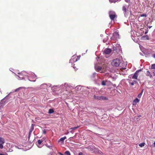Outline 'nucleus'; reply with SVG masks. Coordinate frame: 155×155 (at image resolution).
<instances>
[{"label":"nucleus","instance_id":"nucleus-26","mask_svg":"<svg viewBox=\"0 0 155 155\" xmlns=\"http://www.w3.org/2000/svg\"><path fill=\"white\" fill-rule=\"evenodd\" d=\"M101 84L102 85L105 86L106 85V82L103 81L102 82Z\"/></svg>","mask_w":155,"mask_h":155},{"label":"nucleus","instance_id":"nucleus-4","mask_svg":"<svg viewBox=\"0 0 155 155\" xmlns=\"http://www.w3.org/2000/svg\"><path fill=\"white\" fill-rule=\"evenodd\" d=\"M129 6V5L126 6L124 5L122 8V10L123 11L124 16H126L128 14V12L127 9V8H128Z\"/></svg>","mask_w":155,"mask_h":155},{"label":"nucleus","instance_id":"nucleus-7","mask_svg":"<svg viewBox=\"0 0 155 155\" xmlns=\"http://www.w3.org/2000/svg\"><path fill=\"white\" fill-rule=\"evenodd\" d=\"M76 56L74 55L71 58L70 60L69 63H72L73 62H76L79 59V58H78V57H77V58Z\"/></svg>","mask_w":155,"mask_h":155},{"label":"nucleus","instance_id":"nucleus-33","mask_svg":"<svg viewBox=\"0 0 155 155\" xmlns=\"http://www.w3.org/2000/svg\"><path fill=\"white\" fill-rule=\"evenodd\" d=\"M31 133H29V134H28V140H29V139H30V136H31Z\"/></svg>","mask_w":155,"mask_h":155},{"label":"nucleus","instance_id":"nucleus-10","mask_svg":"<svg viewBox=\"0 0 155 155\" xmlns=\"http://www.w3.org/2000/svg\"><path fill=\"white\" fill-rule=\"evenodd\" d=\"M111 50L109 48L106 49L104 51V52L106 54H109L111 52Z\"/></svg>","mask_w":155,"mask_h":155},{"label":"nucleus","instance_id":"nucleus-11","mask_svg":"<svg viewBox=\"0 0 155 155\" xmlns=\"http://www.w3.org/2000/svg\"><path fill=\"white\" fill-rule=\"evenodd\" d=\"M43 141V140L42 139L41 140H38V144L37 146L38 147H41L40 146V145L41 144L42 142Z\"/></svg>","mask_w":155,"mask_h":155},{"label":"nucleus","instance_id":"nucleus-24","mask_svg":"<svg viewBox=\"0 0 155 155\" xmlns=\"http://www.w3.org/2000/svg\"><path fill=\"white\" fill-rule=\"evenodd\" d=\"M65 155H71L69 151H66L65 152Z\"/></svg>","mask_w":155,"mask_h":155},{"label":"nucleus","instance_id":"nucleus-23","mask_svg":"<svg viewBox=\"0 0 155 155\" xmlns=\"http://www.w3.org/2000/svg\"><path fill=\"white\" fill-rule=\"evenodd\" d=\"M150 69H155V64L151 65Z\"/></svg>","mask_w":155,"mask_h":155},{"label":"nucleus","instance_id":"nucleus-2","mask_svg":"<svg viewBox=\"0 0 155 155\" xmlns=\"http://www.w3.org/2000/svg\"><path fill=\"white\" fill-rule=\"evenodd\" d=\"M120 63V60L118 58H116L113 60L112 62L111 63L112 65L115 67L119 66Z\"/></svg>","mask_w":155,"mask_h":155},{"label":"nucleus","instance_id":"nucleus-48","mask_svg":"<svg viewBox=\"0 0 155 155\" xmlns=\"http://www.w3.org/2000/svg\"><path fill=\"white\" fill-rule=\"evenodd\" d=\"M73 68H74L75 70H76V69H77L76 68V67H73Z\"/></svg>","mask_w":155,"mask_h":155},{"label":"nucleus","instance_id":"nucleus-45","mask_svg":"<svg viewBox=\"0 0 155 155\" xmlns=\"http://www.w3.org/2000/svg\"><path fill=\"white\" fill-rule=\"evenodd\" d=\"M67 85H68V84H64V86H65V87H66V86H67Z\"/></svg>","mask_w":155,"mask_h":155},{"label":"nucleus","instance_id":"nucleus-50","mask_svg":"<svg viewBox=\"0 0 155 155\" xmlns=\"http://www.w3.org/2000/svg\"><path fill=\"white\" fill-rule=\"evenodd\" d=\"M68 133H69V132H68L67 133H66L65 134H68Z\"/></svg>","mask_w":155,"mask_h":155},{"label":"nucleus","instance_id":"nucleus-38","mask_svg":"<svg viewBox=\"0 0 155 155\" xmlns=\"http://www.w3.org/2000/svg\"><path fill=\"white\" fill-rule=\"evenodd\" d=\"M93 148V147H92V148H91V147L89 146V147H88L87 148L88 149H92Z\"/></svg>","mask_w":155,"mask_h":155},{"label":"nucleus","instance_id":"nucleus-22","mask_svg":"<svg viewBox=\"0 0 155 155\" xmlns=\"http://www.w3.org/2000/svg\"><path fill=\"white\" fill-rule=\"evenodd\" d=\"M145 144L144 143H143L139 144V145L140 147H142L144 146Z\"/></svg>","mask_w":155,"mask_h":155},{"label":"nucleus","instance_id":"nucleus-36","mask_svg":"<svg viewBox=\"0 0 155 155\" xmlns=\"http://www.w3.org/2000/svg\"><path fill=\"white\" fill-rule=\"evenodd\" d=\"M78 155H83V153L82 152H80L79 153Z\"/></svg>","mask_w":155,"mask_h":155},{"label":"nucleus","instance_id":"nucleus-8","mask_svg":"<svg viewBox=\"0 0 155 155\" xmlns=\"http://www.w3.org/2000/svg\"><path fill=\"white\" fill-rule=\"evenodd\" d=\"M141 70H137L136 71V72L135 73L134 75L132 77V78L133 79H136L137 80V78L138 75V73L140 71H141Z\"/></svg>","mask_w":155,"mask_h":155},{"label":"nucleus","instance_id":"nucleus-6","mask_svg":"<svg viewBox=\"0 0 155 155\" xmlns=\"http://www.w3.org/2000/svg\"><path fill=\"white\" fill-rule=\"evenodd\" d=\"M109 17L111 20H113L114 19L116 16V15L114 11H110L109 12Z\"/></svg>","mask_w":155,"mask_h":155},{"label":"nucleus","instance_id":"nucleus-51","mask_svg":"<svg viewBox=\"0 0 155 155\" xmlns=\"http://www.w3.org/2000/svg\"><path fill=\"white\" fill-rule=\"evenodd\" d=\"M141 117V115H139V116H138L137 117Z\"/></svg>","mask_w":155,"mask_h":155},{"label":"nucleus","instance_id":"nucleus-35","mask_svg":"<svg viewBox=\"0 0 155 155\" xmlns=\"http://www.w3.org/2000/svg\"><path fill=\"white\" fill-rule=\"evenodd\" d=\"M0 155H8L7 153H5V154L0 153Z\"/></svg>","mask_w":155,"mask_h":155},{"label":"nucleus","instance_id":"nucleus-29","mask_svg":"<svg viewBox=\"0 0 155 155\" xmlns=\"http://www.w3.org/2000/svg\"><path fill=\"white\" fill-rule=\"evenodd\" d=\"M46 146L48 147L50 149H51L52 148V146L51 145L50 146L46 145Z\"/></svg>","mask_w":155,"mask_h":155},{"label":"nucleus","instance_id":"nucleus-34","mask_svg":"<svg viewBox=\"0 0 155 155\" xmlns=\"http://www.w3.org/2000/svg\"><path fill=\"white\" fill-rule=\"evenodd\" d=\"M96 74V73L95 72L93 74V77H94L95 76V75Z\"/></svg>","mask_w":155,"mask_h":155},{"label":"nucleus","instance_id":"nucleus-32","mask_svg":"<svg viewBox=\"0 0 155 155\" xmlns=\"http://www.w3.org/2000/svg\"><path fill=\"white\" fill-rule=\"evenodd\" d=\"M141 17H146V15L145 14H143L141 15Z\"/></svg>","mask_w":155,"mask_h":155},{"label":"nucleus","instance_id":"nucleus-41","mask_svg":"<svg viewBox=\"0 0 155 155\" xmlns=\"http://www.w3.org/2000/svg\"><path fill=\"white\" fill-rule=\"evenodd\" d=\"M46 132V131H45V130H44L43 131V133L44 134H45Z\"/></svg>","mask_w":155,"mask_h":155},{"label":"nucleus","instance_id":"nucleus-5","mask_svg":"<svg viewBox=\"0 0 155 155\" xmlns=\"http://www.w3.org/2000/svg\"><path fill=\"white\" fill-rule=\"evenodd\" d=\"M119 38V34L118 32H115L113 33L112 37L111 39L112 40H116Z\"/></svg>","mask_w":155,"mask_h":155},{"label":"nucleus","instance_id":"nucleus-37","mask_svg":"<svg viewBox=\"0 0 155 155\" xmlns=\"http://www.w3.org/2000/svg\"><path fill=\"white\" fill-rule=\"evenodd\" d=\"M125 2H127L129 3V0H125Z\"/></svg>","mask_w":155,"mask_h":155},{"label":"nucleus","instance_id":"nucleus-15","mask_svg":"<svg viewBox=\"0 0 155 155\" xmlns=\"http://www.w3.org/2000/svg\"><path fill=\"white\" fill-rule=\"evenodd\" d=\"M34 125L32 124L31 127L30 129L29 130V133H31L32 131L34 130Z\"/></svg>","mask_w":155,"mask_h":155},{"label":"nucleus","instance_id":"nucleus-20","mask_svg":"<svg viewBox=\"0 0 155 155\" xmlns=\"http://www.w3.org/2000/svg\"><path fill=\"white\" fill-rule=\"evenodd\" d=\"M54 112V111L53 109H49L48 111V113L49 114H52Z\"/></svg>","mask_w":155,"mask_h":155},{"label":"nucleus","instance_id":"nucleus-16","mask_svg":"<svg viewBox=\"0 0 155 155\" xmlns=\"http://www.w3.org/2000/svg\"><path fill=\"white\" fill-rule=\"evenodd\" d=\"M66 138V136H65L61 138L59 140H58V142H60V141H62V142H63Z\"/></svg>","mask_w":155,"mask_h":155},{"label":"nucleus","instance_id":"nucleus-19","mask_svg":"<svg viewBox=\"0 0 155 155\" xmlns=\"http://www.w3.org/2000/svg\"><path fill=\"white\" fill-rule=\"evenodd\" d=\"M75 89V90H80L81 89V87L80 85L76 87Z\"/></svg>","mask_w":155,"mask_h":155},{"label":"nucleus","instance_id":"nucleus-28","mask_svg":"<svg viewBox=\"0 0 155 155\" xmlns=\"http://www.w3.org/2000/svg\"><path fill=\"white\" fill-rule=\"evenodd\" d=\"M142 93H140V94H139L138 96H137V97L139 98H140L141 97V96H142Z\"/></svg>","mask_w":155,"mask_h":155},{"label":"nucleus","instance_id":"nucleus-17","mask_svg":"<svg viewBox=\"0 0 155 155\" xmlns=\"http://www.w3.org/2000/svg\"><path fill=\"white\" fill-rule=\"evenodd\" d=\"M0 143L1 144H3L5 143L4 139L1 137H0Z\"/></svg>","mask_w":155,"mask_h":155},{"label":"nucleus","instance_id":"nucleus-40","mask_svg":"<svg viewBox=\"0 0 155 155\" xmlns=\"http://www.w3.org/2000/svg\"><path fill=\"white\" fill-rule=\"evenodd\" d=\"M143 91H144V89H143L141 91V93H142V94H143Z\"/></svg>","mask_w":155,"mask_h":155},{"label":"nucleus","instance_id":"nucleus-46","mask_svg":"<svg viewBox=\"0 0 155 155\" xmlns=\"http://www.w3.org/2000/svg\"><path fill=\"white\" fill-rule=\"evenodd\" d=\"M152 27V26H148V28H150Z\"/></svg>","mask_w":155,"mask_h":155},{"label":"nucleus","instance_id":"nucleus-42","mask_svg":"<svg viewBox=\"0 0 155 155\" xmlns=\"http://www.w3.org/2000/svg\"><path fill=\"white\" fill-rule=\"evenodd\" d=\"M134 82V84H136L137 83V82L136 81H135V80H134V82Z\"/></svg>","mask_w":155,"mask_h":155},{"label":"nucleus","instance_id":"nucleus-12","mask_svg":"<svg viewBox=\"0 0 155 155\" xmlns=\"http://www.w3.org/2000/svg\"><path fill=\"white\" fill-rule=\"evenodd\" d=\"M139 100L137 98H136L135 99H134L133 101V105L136 104L137 103L139 102Z\"/></svg>","mask_w":155,"mask_h":155},{"label":"nucleus","instance_id":"nucleus-30","mask_svg":"<svg viewBox=\"0 0 155 155\" xmlns=\"http://www.w3.org/2000/svg\"><path fill=\"white\" fill-rule=\"evenodd\" d=\"M129 83L131 85H133L134 84V82H131L130 81H129Z\"/></svg>","mask_w":155,"mask_h":155},{"label":"nucleus","instance_id":"nucleus-43","mask_svg":"<svg viewBox=\"0 0 155 155\" xmlns=\"http://www.w3.org/2000/svg\"><path fill=\"white\" fill-rule=\"evenodd\" d=\"M153 57L154 58H155V54H153Z\"/></svg>","mask_w":155,"mask_h":155},{"label":"nucleus","instance_id":"nucleus-18","mask_svg":"<svg viewBox=\"0 0 155 155\" xmlns=\"http://www.w3.org/2000/svg\"><path fill=\"white\" fill-rule=\"evenodd\" d=\"M146 75L147 76H149L150 78H151L152 77V75L151 74L150 72L148 71H147V72Z\"/></svg>","mask_w":155,"mask_h":155},{"label":"nucleus","instance_id":"nucleus-21","mask_svg":"<svg viewBox=\"0 0 155 155\" xmlns=\"http://www.w3.org/2000/svg\"><path fill=\"white\" fill-rule=\"evenodd\" d=\"M22 88H23V87H19L18 88H17L15 89V92L18 91H19L20 90L22 89Z\"/></svg>","mask_w":155,"mask_h":155},{"label":"nucleus","instance_id":"nucleus-14","mask_svg":"<svg viewBox=\"0 0 155 155\" xmlns=\"http://www.w3.org/2000/svg\"><path fill=\"white\" fill-rule=\"evenodd\" d=\"M79 127V126H77L76 127H72L70 129V130H71V131H70V132L71 133H73V132L72 131L73 130H76L77 128H78Z\"/></svg>","mask_w":155,"mask_h":155},{"label":"nucleus","instance_id":"nucleus-53","mask_svg":"<svg viewBox=\"0 0 155 155\" xmlns=\"http://www.w3.org/2000/svg\"><path fill=\"white\" fill-rule=\"evenodd\" d=\"M135 118H136V119H138V118L137 117H135Z\"/></svg>","mask_w":155,"mask_h":155},{"label":"nucleus","instance_id":"nucleus-9","mask_svg":"<svg viewBox=\"0 0 155 155\" xmlns=\"http://www.w3.org/2000/svg\"><path fill=\"white\" fill-rule=\"evenodd\" d=\"M95 68L96 71L98 72H102V71H101L102 68L100 66L97 67L95 66Z\"/></svg>","mask_w":155,"mask_h":155},{"label":"nucleus","instance_id":"nucleus-52","mask_svg":"<svg viewBox=\"0 0 155 155\" xmlns=\"http://www.w3.org/2000/svg\"><path fill=\"white\" fill-rule=\"evenodd\" d=\"M120 47H118V49L119 50L120 49Z\"/></svg>","mask_w":155,"mask_h":155},{"label":"nucleus","instance_id":"nucleus-49","mask_svg":"<svg viewBox=\"0 0 155 155\" xmlns=\"http://www.w3.org/2000/svg\"><path fill=\"white\" fill-rule=\"evenodd\" d=\"M154 147H155V142L153 143Z\"/></svg>","mask_w":155,"mask_h":155},{"label":"nucleus","instance_id":"nucleus-44","mask_svg":"<svg viewBox=\"0 0 155 155\" xmlns=\"http://www.w3.org/2000/svg\"><path fill=\"white\" fill-rule=\"evenodd\" d=\"M59 154H60V155H65H65H64L62 153H60V152H59Z\"/></svg>","mask_w":155,"mask_h":155},{"label":"nucleus","instance_id":"nucleus-31","mask_svg":"<svg viewBox=\"0 0 155 155\" xmlns=\"http://www.w3.org/2000/svg\"><path fill=\"white\" fill-rule=\"evenodd\" d=\"M3 144H1V143H0V149H2L3 148Z\"/></svg>","mask_w":155,"mask_h":155},{"label":"nucleus","instance_id":"nucleus-3","mask_svg":"<svg viewBox=\"0 0 155 155\" xmlns=\"http://www.w3.org/2000/svg\"><path fill=\"white\" fill-rule=\"evenodd\" d=\"M93 97L95 100H107L108 99L107 97L102 96H99L94 95L93 96Z\"/></svg>","mask_w":155,"mask_h":155},{"label":"nucleus","instance_id":"nucleus-25","mask_svg":"<svg viewBox=\"0 0 155 155\" xmlns=\"http://www.w3.org/2000/svg\"><path fill=\"white\" fill-rule=\"evenodd\" d=\"M108 38L107 36V37L105 38L103 40V41L104 43H105L106 42V41L108 39Z\"/></svg>","mask_w":155,"mask_h":155},{"label":"nucleus","instance_id":"nucleus-13","mask_svg":"<svg viewBox=\"0 0 155 155\" xmlns=\"http://www.w3.org/2000/svg\"><path fill=\"white\" fill-rule=\"evenodd\" d=\"M142 39L143 40H149V38L148 35H145L142 37Z\"/></svg>","mask_w":155,"mask_h":155},{"label":"nucleus","instance_id":"nucleus-27","mask_svg":"<svg viewBox=\"0 0 155 155\" xmlns=\"http://www.w3.org/2000/svg\"><path fill=\"white\" fill-rule=\"evenodd\" d=\"M109 2L110 3H112V2L115 3V2H116V0H109Z\"/></svg>","mask_w":155,"mask_h":155},{"label":"nucleus","instance_id":"nucleus-39","mask_svg":"<svg viewBox=\"0 0 155 155\" xmlns=\"http://www.w3.org/2000/svg\"><path fill=\"white\" fill-rule=\"evenodd\" d=\"M148 32V30H147L146 31H145V34H147V33Z\"/></svg>","mask_w":155,"mask_h":155},{"label":"nucleus","instance_id":"nucleus-1","mask_svg":"<svg viewBox=\"0 0 155 155\" xmlns=\"http://www.w3.org/2000/svg\"><path fill=\"white\" fill-rule=\"evenodd\" d=\"M24 73L25 72H24L21 73L22 74L18 73V74H19L20 75L19 76H17V77L18 78V79L21 80L24 79V77H21L22 75H23L28 77V79L29 81L33 82L35 81L36 76L34 73L32 72H30L28 74V75H25V74H24Z\"/></svg>","mask_w":155,"mask_h":155},{"label":"nucleus","instance_id":"nucleus-47","mask_svg":"<svg viewBox=\"0 0 155 155\" xmlns=\"http://www.w3.org/2000/svg\"><path fill=\"white\" fill-rule=\"evenodd\" d=\"M119 46H119V44H117V45H116V46H117V47H118H118H119H119H120Z\"/></svg>","mask_w":155,"mask_h":155}]
</instances>
